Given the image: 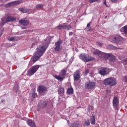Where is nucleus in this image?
Returning a JSON list of instances; mask_svg holds the SVG:
<instances>
[{
	"mask_svg": "<svg viewBox=\"0 0 127 127\" xmlns=\"http://www.w3.org/2000/svg\"><path fill=\"white\" fill-rule=\"evenodd\" d=\"M44 41L45 43H43V45L40 46V47L37 49L38 52L35 54L33 59L34 63L36 62V61L40 58L41 56L43 55V53H44L46 50V48H47L48 45H49V43L47 41V39H45Z\"/></svg>",
	"mask_w": 127,
	"mask_h": 127,
	"instance_id": "nucleus-1",
	"label": "nucleus"
},
{
	"mask_svg": "<svg viewBox=\"0 0 127 127\" xmlns=\"http://www.w3.org/2000/svg\"><path fill=\"white\" fill-rule=\"evenodd\" d=\"M79 59L83 61V62H85L86 63L88 62H90V61H94L95 60V58L91 57L87 54H81L79 56Z\"/></svg>",
	"mask_w": 127,
	"mask_h": 127,
	"instance_id": "nucleus-2",
	"label": "nucleus"
},
{
	"mask_svg": "<svg viewBox=\"0 0 127 127\" xmlns=\"http://www.w3.org/2000/svg\"><path fill=\"white\" fill-rule=\"evenodd\" d=\"M110 41L114 43H117L119 45H122L124 43V41H125V39L120 35H116L111 38Z\"/></svg>",
	"mask_w": 127,
	"mask_h": 127,
	"instance_id": "nucleus-3",
	"label": "nucleus"
},
{
	"mask_svg": "<svg viewBox=\"0 0 127 127\" xmlns=\"http://www.w3.org/2000/svg\"><path fill=\"white\" fill-rule=\"evenodd\" d=\"M103 83L106 85L115 86L117 85V80L114 78L109 77L104 79Z\"/></svg>",
	"mask_w": 127,
	"mask_h": 127,
	"instance_id": "nucleus-4",
	"label": "nucleus"
},
{
	"mask_svg": "<svg viewBox=\"0 0 127 127\" xmlns=\"http://www.w3.org/2000/svg\"><path fill=\"white\" fill-rule=\"evenodd\" d=\"M101 57L104 58L105 60H109L110 62H114L116 60V57L112 54L102 53Z\"/></svg>",
	"mask_w": 127,
	"mask_h": 127,
	"instance_id": "nucleus-5",
	"label": "nucleus"
},
{
	"mask_svg": "<svg viewBox=\"0 0 127 127\" xmlns=\"http://www.w3.org/2000/svg\"><path fill=\"white\" fill-rule=\"evenodd\" d=\"M66 71L65 69L62 70L59 75H55V78L58 80V81H62L64 79H65V76H66Z\"/></svg>",
	"mask_w": 127,
	"mask_h": 127,
	"instance_id": "nucleus-6",
	"label": "nucleus"
},
{
	"mask_svg": "<svg viewBox=\"0 0 127 127\" xmlns=\"http://www.w3.org/2000/svg\"><path fill=\"white\" fill-rule=\"evenodd\" d=\"M38 69H39V65H38L32 66L31 68L28 70L27 74V76H32L33 74L36 73V71H37Z\"/></svg>",
	"mask_w": 127,
	"mask_h": 127,
	"instance_id": "nucleus-7",
	"label": "nucleus"
},
{
	"mask_svg": "<svg viewBox=\"0 0 127 127\" xmlns=\"http://www.w3.org/2000/svg\"><path fill=\"white\" fill-rule=\"evenodd\" d=\"M2 23L4 24V23H6V22H13L16 20V18L12 16H8L5 20H4V18H1Z\"/></svg>",
	"mask_w": 127,
	"mask_h": 127,
	"instance_id": "nucleus-8",
	"label": "nucleus"
},
{
	"mask_svg": "<svg viewBox=\"0 0 127 127\" xmlns=\"http://www.w3.org/2000/svg\"><path fill=\"white\" fill-rule=\"evenodd\" d=\"M119 99H118V97L115 96L113 100V105L115 110L119 109Z\"/></svg>",
	"mask_w": 127,
	"mask_h": 127,
	"instance_id": "nucleus-9",
	"label": "nucleus"
},
{
	"mask_svg": "<svg viewBox=\"0 0 127 127\" xmlns=\"http://www.w3.org/2000/svg\"><path fill=\"white\" fill-rule=\"evenodd\" d=\"M85 85L86 89L89 90V89H93L96 86V83L94 82H88L85 83Z\"/></svg>",
	"mask_w": 127,
	"mask_h": 127,
	"instance_id": "nucleus-10",
	"label": "nucleus"
},
{
	"mask_svg": "<svg viewBox=\"0 0 127 127\" xmlns=\"http://www.w3.org/2000/svg\"><path fill=\"white\" fill-rule=\"evenodd\" d=\"M80 78H81V75H80V71L76 70L73 74V79L74 82L79 81V80H80Z\"/></svg>",
	"mask_w": 127,
	"mask_h": 127,
	"instance_id": "nucleus-11",
	"label": "nucleus"
},
{
	"mask_svg": "<svg viewBox=\"0 0 127 127\" xmlns=\"http://www.w3.org/2000/svg\"><path fill=\"white\" fill-rule=\"evenodd\" d=\"M19 23H21L23 26H27L28 23H29V20L26 19V18H22L19 20Z\"/></svg>",
	"mask_w": 127,
	"mask_h": 127,
	"instance_id": "nucleus-12",
	"label": "nucleus"
},
{
	"mask_svg": "<svg viewBox=\"0 0 127 127\" xmlns=\"http://www.w3.org/2000/svg\"><path fill=\"white\" fill-rule=\"evenodd\" d=\"M62 44V41L61 40H59L55 44V51H59L60 50V46Z\"/></svg>",
	"mask_w": 127,
	"mask_h": 127,
	"instance_id": "nucleus-13",
	"label": "nucleus"
},
{
	"mask_svg": "<svg viewBox=\"0 0 127 127\" xmlns=\"http://www.w3.org/2000/svg\"><path fill=\"white\" fill-rule=\"evenodd\" d=\"M48 104V102L46 101L41 102L39 104H38V107L40 108L41 109H43L45 108L47 106V104Z\"/></svg>",
	"mask_w": 127,
	"mask_h": 127,
	"instance_id": "nucleus-14",
	"label": "nucleus"
},
{
	"mask_svg": "<svg viewBox=\"0 0 127 127\" xmlns=\"http://www.w3.org/2000/svg\"><path fill=\"white\" fill-rule=\"evenodd\" d=\"M27 125L29 127H36V125H35V123L34 121L30 119H28L27 121Z\"/></svg>",
	"mask_w": 127,
	"mask_h": 127,
	"instance_id": "nucleus-15",
	"label": "nucleus"
},
{
	"mask_svg": "<svg viewBox=\"0 0 127 127\" xmlns=\"http://www.w3.org/2000/svg\"><path fill=\"white\" fill-rule=\"evenodd\" d=\"M107 70L108 68L106 67H101L99 73L101 75H106Z\"/></svg>",
	"mask_w": 127,
	"mask_h": 127,
	"instance_id": "nucleus-16",
	"label": "nucleus"
},
{
	"mask_svg": "<svg viewBox=\"0 0 127 127\" xmlns=\"http://www.w3.org/2000/svg\"><path fill=\"white\" fill-rule=\"evenodd\" d=\"M120 31L123 34H125V36L127 37V26H125L124 27L121 28Z\"/></svg>",
	"mask_w": 127,
	"mask_h": 127,
	"instance_id": "nucleus-17",
	"label": "nucleus"
},
{
	"mask_svg": "<svg viewBox=\"0 0 127 127\" xmlns=\"http://www.w3.org/2000/svg\"><path fill=\"white\" fill-rule=\"evenodd\" d=\"M30 97L32 98V100L35 99L37 97V94L35 93V91L34 89H32V91L30 92Z\"/></svg>",
	"mask_w": 127,
	"mask_h": 127,
	"instance_id": "nucleus-18",
	"label": "nucleus"
},
{
	"mask_svg": "<svg viewBox=\"0 0 127 127\" xmlns=\"http://www.w3.org/2000/svg\"><path fill=\"white\" fill-rule=\"evenodd\" d=\"M18 10L19 11H21V12H22L23 13H26L29 11V10L25 7L19 8Z\"/></svg>",
	"mask_w": 127,
	"mask_h": 127,
	"instance_id": "nucleus-19",
	"label": "nucleus"
},
{
	"mask_svg": "<svg viewBox=\"0 0 127 127\" xmlns=\"http://www.w3.org/2000/svg\"><path fill=\"white\" fill-rule=\"evenodd\" d=\"M38 91L39 92H45L46 91H47V88L43 86H40L38 87Z\"/></svg>",
	"mask_w": 127,
	"mask_h": 127,
	"instance_id": "nucleus-20",
	"label": "nucleus"
},
{
	"mask_svg": "<svg viewBox=\"0 0 127 127\" xmlns=\"http://www.w3.org/2000/svg\"><path fill=\"white\" fill-rule=\"evenodd\" d=\"M64 88L61 87L59 89L58 93L60 96H61L62 97V96L64 95Z\"/></svg>",
	"mask_w": 127,
	"mask_h": 127,
	"instance_id": "nucleus-21",
	"label": "nucleus"
},
{
	"mask_svg": "<svg viewBox=\"0 0 127 127\" xmlns=\"http://www.w3.org/2000/svg\"><path fill=\"white\" fill-rule=\"evenodd\" d=\"M79 125H80V123L78 121L72 123L70 125V127H79Z\"/></svg>",
	"mask_w": 127,
	"mask_h": 127,
	"instance_id": "nucleus-22",
	"label": "nucleus"
},
{
	"mask_svg": "<svg viewBox=\"0 0 127 127\" xmlns=\"http://www.w3.org/2000/svg\"><path fill=\"white\" fill-rule=\"evenodd\" d=\"M102 54H103V52H102L99 50H97V51L93 52V54L94 55H98L99 56H100L101 55V57H102Z\"/></svg>",
	"mask_w": 127,
	"mask_h": 127,
	"instance_id": "nucleus-23",
	"label": "nucleus"
},
{
	"mask_svg": "<svg viewBox=\"0 0 127 127\" xmlns=\"http://www.w3.org/2000/svg\"><path fill=\"white\" fill-rule=\"evenodd\" d=\"M73 92H74V90L72 88H69L67 89V94H68V95H70L71 94H73Z\"/></svg>",
	"mask_w": 127,
	"mask_h": 127,
	"instance_id": "nucleus-24",
	"label": "nucleus"
},
{
	"mask_svg": "<svg viewBox=\"0 0 127 127\" xmlns=\"http://www.w3.org/2000/svg\"><path fill=\"white\" fill-rule=\"evenodd\" d=\"M95 123H96V119H95V116H93L92 118L90 119V124L95 125Z\"/></svg>",
	"mask_w": 127,
	"mask_h": 127,
	"instance_id": "nucleus-25",
	"label": "nucleus"
},
{
	"mask_svg": "<svg viewBox=\"0 0 127 127\" xmlns=\"http://www.w3.org/2000/svg\"><path fill=\"white\" fill-rule=\"evenodd\" d=\"M71 26L70 25H64V29H66V30H69Z\"/></svg>",
	"mask_w": 127,
	"mask_h": 127,
	"instance_id": "nucleus-26",
	"label": "nucleus"
},
{
	"mask_svg": "<svg viewBox=\"0 0 127 127\" xmlns=\"http://www.w3.org/2000/svg\"><path fill=\"white\" fill-rule=\"evenodd\" d=\"M56 28H58L59 30H62V29H64V25H59L56 27Z\"/></svg>",
	"mask_w": 127,
	"mask_h": 127,
	"instance_id": "nucleus-27",
	"label": "nucleus"
},
{
	"mask_svg": "<svg viewBox=\"0 0 127 127\" xmlns=\"http://www.w3.org/2000/svg\"><path fill=\"white\" fill-rule=\"evenodd\" d=\"M89 125H90V121H89V120H87L86 121H85L84 123L83 124V126L84 127H87Z\"/></svg>",
	"mask_w": 127,
	"mask_h": 127,
	"instance_id": "nucleus-28",
	"label": "nucleus"
},
{
	"mask_svg": "<svg viewBox=\"0 0 127 127\" xmlns=\"http://www.w3.org/2000/svg\"><path fill=\"white\" fill-rule=\"evenodd\" d=\"M86 29L87 31H92V28L90 26V23L87 24Z\"/></svg>",
	"mask_w": 127,
	"mask_h": 127,
	"instance_id": "nucleus-29",
	"label": "nucleus"
},
{
	"mask_svg": "<svg viewBox=\"0 0 127 127\" xmlns=\"http://www.w3.org/2000/svg\"><path fill=\"white\" fill-rule=\"evenodd\" d=\"M15 38H16V37H11L9 39H8V40L9 41H15Z\"/></svg>",
	"mask_w": 127,
	"mask_h": 127,
	"instance_id": "nucleus-30",
	"label": "nucleus"
},
{
	"mask_svg": "<svg viewBox=\"0 0 127 127\" xmlns=\"http://www.w3.org/2000/svg\"><path fill=\"white\" fill-rule=\"evenodd\" d=\"M96 44L99 47H102V46H103V43H100V42H97Z\"/></svg>",
	"mask_w": 127,
	"mask_h": 127,
	"instance_id": "nucleus-31",
	"label": "nucleus"
},
{
	"mask_svg": "<svg viewBox=\"0 0 127 127\" xmlns=\"http://www.w3.org/2000/svg\"><path fill=\"white\" fill-rule=\"evenodd\" d=\"M43 7V4H38L36 5L37 8H42Z\"/></svg>",
	"mask_w": 127,
	"mask_h": 127,
	"instance_id": "nucleus-32",
	"label": "nucleus"
},
{
	"mask_svg": "<svg viewBox=\"0 0 127 127\" xmlns=\"http://www.w3.org/2000/svg\"><path fill=\"white\" fill-rule=\"evenodd\" d=\"M14 91H17L18 90V85L16 84L14 86Z\"/></svg>",
	"mask_w": 127,
	"mask_h": 127,
	"instance_id": "nucleus-33",
	"label": "nucleus"
},
{
	"mask_svg": "<svg viewBox=\"0 0 127 127\" xmlns=\"http://www.w3.org/2000/svg\"><path fill=\"white\" fill-rule=\"evenodd\" d=\"M96 1H98V0H89V2H90V3H93V2H95Z\"/></svg>",
	"mask_w": 127,
	"mask_h": 127,
	"instance_id": "nucleus-34",
	"label": "nucleus"
},
{
	"mask_svg": "<svg viewBox=\"0 0 127 127\" xmlns=\"http://www.w3.org/2000/svg\"><path fill=\"white\" fill-rule=\"evenodd\" d=\"M125 82L127 83V76H125Z\"/></svg>",
	"mask_w": 127,
	"mask_h": 127,
	"instance_id": "nucleus-35",
	"label": "nucleus"
},
{
	"mask_svg": "<svg viewBox=\"0 0 127 127\" xmlns=\"http://www.w3.org/2000/svg\"><path fill=\"white\" fill-rule=\"evenodd\" d=\"M71 35H73V32H70L69 33V36H71Z\"/></svg>",
	"mask_w": 127,
	"mask_h": 127,
	"instance_id": "nucleus-36",
	"label": "nucleus"
},
{
	"mask_svg": "<svg viewBox=\"0 0 127 127\" xmlns=\"http://www.w3.org/2000/svg\"><path fill=\"white\" fill-rule=\"evenodd\" d=\"M88 73H89V70H86L85 71V75H87V74H88Z\"/></svg>",
	"mask_w": 127,
	"mask_h": 127,
	"instance_id": "nucleus-37",
	"label": "nucleus"
},
{
	"mask_svg": "<svg viewBox=\"0 0 127 127\" xmlns=\"http://www.w3.org/2000/svg\"><path fill=\"white\" fill-rule=\"evenodd\" d=\"M103 4H105V5H107V2H106V0H105L104 2H103Z\"/></svg>",
	"mask_w": 127,
	"mask_h": 127,
	"instance_id": "nucleus-38",
	"label": "nucleus"
},
{
	"mask_svg": "<svg viewBox=\"0 0 127 127\" xmlns=\"http://www.w3.org/2000/svg\"><path fill=\"white\" fill-rule=\"evenodd\" d=\"M117 0H111V1L115 2V1H117Z\"/></svg>",
	"mask_w": 127,
	"mask_h": 127,
	"instance_id": "nucleus-39",
	"label": "nucleus"
},
{
	"mask_svg": "<svg viewBox=\"0 0 127 127\" xmlns=\"http://www.w3.org/2000/svg\"><path fill=\"white\" fill-rule=\"evenodd\" d=\"M10 4H11V3H9L7 4L8 5H10Z\"/></svg>",
	"mask_w": 127,
	"mask_h": 127,
	"instance_id": "nucleus-40",
	"label": "nucleus"
},
{
	"mask_svg": "<svg viewBox=\"0 0 127 127\" xmlns=\"http://www.w3.org/2000/svg\"><path fill=\"white\" fill-rule=\"evenodd\" d=\"M126 62H127V58L126 59Z\"/></svg>",
	"mask_w": 127,
	"mask_h": 127,
	"instance_id": "nucleus-41",
	"label": "nucleus"
}]
</instances>
